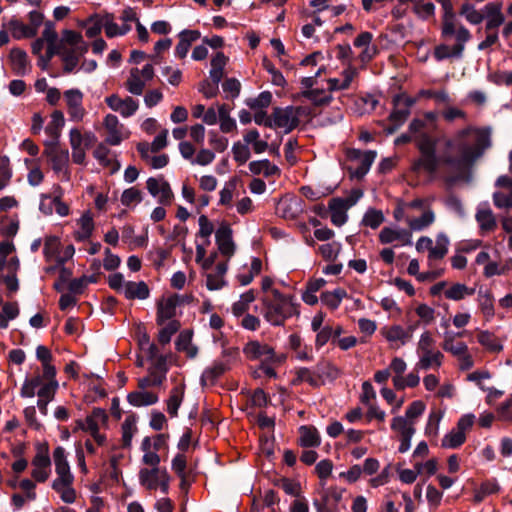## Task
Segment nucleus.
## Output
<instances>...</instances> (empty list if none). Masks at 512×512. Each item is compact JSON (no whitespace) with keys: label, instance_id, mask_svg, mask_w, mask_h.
Returning <instances> with one entry per match:
<instances>
[{"label":"nucleus","instance_id":"obj_6","mask_svg":"<svg viewBox=\"0 0 512 512\" xmlns=\"http://www.w3.org/2000/svg\"><path fill=\"white\" fill-rule=\"evenodd\" d=\"M453 36L455 37L456 43L452 47L445 44H441L435 47L434 57L438 61L451 57L460 58L465 49V44L471 39L470 31L463 25H460L456 29V32Z\"/></svg>","mask_w":512,"mask_h":512},{"label":"nucleus","instance_id":"obj_30","mask_svg":"<svg viewBox=\"0 0 512 512\" xmlns=\"http://www.w3.org/2000/svg\"><path fill=\"white\" fill-rule=\"evenodd\" d=\"M477 302L485 319H492L495 315L494 296L492 292L489 289L480 288L478 291Z\"/></svg>","mask_w":512,"mask_h":512},{"label":"nucleus","instance_id":"obj_62","mask_svg":"<svg viewBox=\"0 0 512 512\" xmlns=\"http://www.w3.org/2000/svg\"><path fill=\"white\" fill-rule=\"evenodd\" d=\"M142 200L141 191L135 187H131L123 191L121 195V203L124 206H129L132 203H139Z\"/></svg>","mask_w":512,"mask_h":512},{"label":"nucleus","instance_id":"obj_59","mask_svg":"<svg viewBox=\"0 0 512 512\" xmlns=\"http://www.w3.org/2000/svg\"><path fill=\"white\" fill-rule=\"evenodd\" d=\"M12 176L10 161L7 156L0 157V190L5 188Z\"/></svg>","mask_w":512,"mask_h":512},{"label":"nucleus","instance_id":"obj_48","mask_svg":"<svg viewBox=\"0 0 512 512\" xmlns=\"http://www.w3.org/2000/svg\"><path fill=\"white\" fill-rule=\"evenodd\" d=\"M466 441V434L453 428L448 434H446L442 441L441 446L443 448L455 449L460 447Z\"/></svg>","mask_w":512,"mask_h":512},{"label":"nucleus","instance_id":"obj_55","mask_svg":"<svg viewBox=\"0 0 512 512\" xmlns=\"http://www.w3.org/2000/svg\"><path fill=\"white\" fill-rule=\"evenodd\" d=\"M384 222V215L382 211L376 209H369L362 219L363 225L372 229L378 228Z\"/></svg>","mask_w":512,"mask_h":512},{"label":"nucleus","instance_id":"obj_32","mask_svg":"<svg viewBox=\"0 0 512 512\" xmlns=\"http://www.w3.org/2000/svg\"><path fill=\"white\" fill-rule=\"evenodd\" d=\"M377 154L375 151H365V156L358 162V166L353 168L349 166L347 169L351 178L362 179L370 170Z\"/></svg>","mask_w":512,"mask_h":512},{"label":"nucleus","instance_id":"obj_15","mask_svg":"<svg viewBox=\"0 0 512 512\" xmlns=\"http://www.w3.org/2000/svg\"><path fill=\"white\" fill-rule=\"evenodd\" d=\"M391 429L400 434L399 452H407L410 449L411 439L415 433L414 423L409 422L403 416H397L392 420Z\"/></svg>","mask_w":512,"mask_h":512},{"label":"nucleus","instance_id":"obj_29","mask_svg":"<svg viewBox=\"0 0 512 512\" xmlns=\"http://www.w3.org/2000/svg\"><path fill=\"white\" fill-rule=\"evenodd\" d=\"M9 57L12 69L17 75H25L30 70L28 56L24 50L13 48L10 51Z\"/></svg>","mask_w":512,"mask_h":512},{"label":"nucleus","instance_id":"obj_19","mask_svg":"<svg viewBox=\"0 0 512 512\" xmlns=\"http://www.w3.org/2000/svg\"><path fill=\"white\" fill-rule=\"evenodd\" d=\"M104 128L107 131L105 142L109 145H119L124 139V126L121 124L117 116L108 114L103 121Z\"/></svg>","mask_w":512,"mask_h":512},{"label":"nucleus","instance_id":"obj_42","mask_svg":"<svg viewBox=\"0 0 512 512\" xmlns=\"http://www.w3.org/2000/svg\"><path fill=\"white\" fill-rule=\"evenodd\" d=\"M300 96L308 99L315 106L327 105L332 101L331 94L323 89L304 90L300 93Z\"/></svg>","mask_w":512,"mask_h":512},{"label":"nucleus","instance_id":"obj_40","mask_svg":"<svg viewBox=\"0 0 512 512\" xmlns=\"http://www.w3.org/2000/svg\"><path fill=\"white\" fill-rule=\"evenodd\" d=\"M265 140L260 139V134L256 129H251L247 131L244 136L243 140L246 145H252L253 151L256 154L263 153L268 148V142L267 139L269 138L268 135L265 136Z\"/></svg>","mask_w":512,"mask_h":512},{"label":"nucleus","instance_id":"obj_28","mask_svg":"<svg viewBox=\"0 0 512 512\" xmlns=\"http://www.w3.org/2000/svg\"><path fill=\"white\" fill-rule=\"evenodd\" d=\"M464 332L456 334L446 332L444 334V340L442 342V348L444 351L451 353L458 357L468 351V346L464 342H455L456 337L463 336Z\"/></svg>","mask_w":512,"mask_h":512},{"label":"nucleus","instance_id":"obj_23","mask_svg":"<svg viewBox=\"0 0 512 512\" xmlns=\"http://www.w3.org/2000/svg\"><path fill=\"white\" fill-rule=\"evenodd\" d=\"M475 219L482 234L492 232L497 228L495 215L488 206L479 207L476 211Z\"/></svg>","mask_w":512,"mask_h":512},{"label":"nucleus","instance_id":"obj_47","mask_svg":"<svg viewBox=\"0 0 512 512\" xmlns=\"http://www.w3.org/2000/svg\"><path fill=\"white\" fill-rule=\"evenodd\" d=\"M136 417L128 416L122 423V446L128 448L131 446L132 438L136 432Z\"/></svg>","mask_w":512,"mask_h":512},{"label":"nucleus","instance_id":"obj_39","mask_svg":"<svg viewBox=\"0 0 512 512\" xmlns=\"http://www.w3.org/2000/svg\"><path fill=\"white\" fill-rule=\"evenodd\" d=\"M126 89L133 95H141L145 88V80L140 76V69L132 68L125 82Z\"/></svg>","mask_w":512,"mask_h":512},{"label":"nucleus","instance_id":"obj_58","mask_svg":"<svg viewBox=\"0 0 512 512\" xmlns=\"http://www.w3.org/2000/svg\"><path fill=\"white\" fill-rule=\"evenodd\" d=\"M60 241L55 236L46 237L44 242L43 254L46 261H50L54 258L59 250Z\"/></svg>","mask_w":512,"mask_h":512},{"label":"nucleus","instance_id":"obj_38","mask_svg":"<svg viewBox=\"0 0 512 512\" xmlns=\"http://www.w3.org/2000/svg\"><path fill=\"white\" fill-rule=\"evenodd\" d=\"M295 375V378L292 380L293 385H299L302 382H307L314 388L321 386V381L317 379L316 368L311 370L306 367H301L296 370Z\"/></svg>","mask_w":512,"mask_h":512},{"label":"nucleus","instance_id":"obj_14","mask_svg":"<svg viewBox=\"0 0 512 512\" xmlns=\"http://www.w3.org/2000/svg\"><path fill=\"white\" fill-rule=\"evenodd\" d=\"M443 9L441 20V36L444 39L453 37L456 29L461 25L458 23L456 14L454 13L452 0H436Z\"/></svg>","mask_w":512,"mask_h":512},{"label":"nucleus","instance_id":"obj_60","mask_svg":"<svg viewBox=\"0 0 512 512\" xmlns=\"http://www.w3.org/2000/svg\"><path fill=\"white\" fill-rule=\"evenodd\" d=\"M414 13L422 18V19H428L429 17L434 15L435 12V6L432 2H415L413 7Z\"/></svg>","mask_w":512,"mask_h":512},{"label":"nucleus","instance_id":"obj_54","mask_svg":"<svg viewBox=\"0 0 512 512\" xmlns=\"http://www.w3.org/2000/svg\"><path fill=\"white\" fill-rule=\"evenodd\" d=\"M228 369L227 363L214 362L210 367L206 368L202 374L203 381L214 382Z\"/></svg>","mask_w":512,"mask_h":512},{"label":"nucleus","instance_id":"obj_24","mask_svg":"<svg viewBox=\"0 0 512 512\" xmlns=\"http://www.w3.org/2000/svg\"><path fill=\"white\" fill-rule=\"evenodd\" d=\"M200 38L197 30H183L179 33V42L175 47V55L183 59L187 56L192 42Z\"/></svg>","mask_w":512,"mask_h":512},{"label":"nucleus","instance_id":"obj_37","mask_svg":"<svg viewBox=\"0 0 512 512\" xmlns=\"http://www.w3.org/2000/svg\"><path fill=\"white\" fill-rule=\"evenodd\" d=\"M435 221V214L431 209L426 210L420 217L418 218H407L406 223L409 227V230L412 231H422L425 228L429 227Z\"/></svg>","mask_w":512,"mask_h":512},{"label":"nucleus","instance_id":"obj_41","mask_svg":"<svg viewBox=\"0 0 512 512\" xmlns=\"http://www.w3.org/2000/svg\"><path fill=\"white\" fill-rule=\"evenodd\" d=\"M8 28L15 39L32 38L36 36V30L34 28H30L29 25L17 19H11L8 23Z\"/></svg>","mask_w":512,"mask_h":512},{"label":"nucleus","instance_id":"obj_35","mask_svg":"<svg viewBox=\"0 0 512 512\" xmlns=\"http://www.w3.org/2000/svg\"><path fill=\"white\" fill-rule=\"evenodd\" d=\"M249 170L254 175L262 174L265 177L280 175V169L268 159L252 161L249 163Z\"/></svg>","mask_w":512,"mask_h":512},{"label":"nucleus","instance_id":"obj_61","mask_svg":"<svg viewBox=\"0 0 512 512\" xmlns=\"http://www.w3.org/2000/svg\"><path fill=\"white\" fill-rule=\"evenodd\" d=\"M41 384V377L35 376L32 379H26L22 385L20 395L24 398H31L35 395V389Z\"/></svg>","mask_w":512,"mask_h":512},{"label":"nucleus","instance_id":"obj_11","mask_svg":"<svg viewBox=\"0 0 512 512\" xmlns=\"http://www.w3.org/2000/svg\"><path fill=\"white\" fill-rule=\"evenodd\" d=\"M146 187L148 192L153 197L158 198V202L160 204H171L174 194L172 192L170 184L164 179L163 176L148 178L146 181Z\"/></svg>","mask_w":512,"mask_h":512},{"label":"nucleus","instance_id":"obj_2","mask_svg":"<svg viewBox=\"0 0 512 512\" xmlns=\"http://www.w3.org/2000/svg\"><path fill=\"white\" fill-rule=\"evenodd\" d=\"M272 298L263 299L264 319L273 326H283L293 315H298L297 305L291 296L282 294L278 289H272Z\"/></svg>","mask_w":512,"mask_h":512},{"label":"nucleus","instance_id":"obj_21","mask_svg":"<svg viewBox=\"0 0 512 512\" xmlns=\"http://www.w3.org/2000/svg\"><path fill=\"white\" fill-rule=\"evenodd\" d=\"M331 213V222L335 226H342L347 221V210L350 208L343 198H332L328 204Z\"/></svg>","mask_w":512,"mask_h":512},{"label":"nucleus","instance_id":"obj_3","mask_svg":"<svg viewBox=\"0 0 512 512\" xmlns=\"http://www.w3.org/2000/svg\"><path fill=\"white\" fill-rule=\"evenodd\" d=\"M435 340L430 331H424L419 338L417 351L420 354L417 367L428 370L432 367L439 368L442 365L444 355L441 351L434 349Z\"/></svg>","mask_w":512,"mask_h":512},{"label":"nucleus","instance_id":"obj_46","mask_svg":"<svg viewBox=\"0 0 512 512\" xmlns=\"http://www.w3.org/2000/svg\"><path fill=\"white\" fill-rule=\"evenodd\" d=\"M64 123H65V120H64L63 113L59 110H55L51 114V120L45 128V132L49 136L57 139L60 135V130L64 126Z\"/></svg>","mask_w":512,"mask_h":512},{"label":"nucleus","instance_id":"obj_22","mask_svg":"<svg viewBox=\"0 0 512 512\" xmlns=\"http://www.w3.org/2000/svg\"><path fill=\"white\" fill-rule=\"evenodd\" d=\"M78 229L74 231V239L78 242H83L92 236L94 231V220L90 211H86L82 214L80 219L77 221Z\"/></svg>","mask_w":512,"mask_h":512},{"label":"nucleus","instance_id":"obj_9","mask_svg":"<svg viewBox=\"0 0 512 512\" xmlns=\"http://www.w3.org/2000/svg\"><path fill=\"white\" fill-rule=\"evenodd\" d=\"M415 328L416 325L404 328L401 325L395 324L382 327L380 334L391 344V347L400 348L411 341Z\"/></svg>","mask_w":512,"mask_h":512},{"label":"nucleus","instance_id":"obj_18","mask_svg":"<svg viewBox=\"0 0 512 512\" xmlns=\"http://www.w3.org/2000/svg\"><path fill=\"white\" fill-rule=\"evenodd\" d=\"M88 51V44H81L78 47H60V56L64 63V72L71 73L79 63V59Z\"/></svg>","mask_w":512,"mask_h":512},{"label":"nucleus","instance_id":"obj_63","mask_svg":"<svg viewBox=\"0 0 512 512\" xmlns=\"http://www.w3.org/2000/svg\"><path fill=\"white\" fill-rule=\"evenodd\" d=\"M233 156L236 162L244 164L250 158L248 145L240 142L234 143L232 147Z\"/></svg>","mask_w":512,"mask_h":512},{"label":"nucleus","instance_id":"obj_49","mask_svg":"<svg viewBox=\"0 0 512 512\" xmlns=\"http://www.w3.org/2000/svg\"><path fill=\"white\" fill-rule=\"evenodd\" d=\"M459 14L472 25H478L484 20V15L470 3H463Z\"/></svg>","mask_w":512,"mask_h":512},{"label":"nucleus","instance_id":"obj_20","mask_svg":"<svg viewBox=\"0 0 512 512\" xmlns=\"http://www.w3.org/2000/svg\"><path fill=\"white\" fill-rule=\"evenodd\" d=\"M179 304V296L172 295L168 298H163L157 306L156 321L158 325H163L166 321L172 320L176 315V307Z\"/></svg>","mask_w":512,"mask_h":512},{"label":"nucleus","instance_id":"obj_52","mask_svg":"<svg viewBox=\"0 0 512 512\" xmlns=\"http://www.w3.org/2000/svg\"><path fill=\"white\" fill-rule=\"evenodd\" d=\"M477 338L478 342L490 351L499 352L503 349L498 339L489 331H481Z\"/></svg>","mask_w":512,"mask_h":512},{"label":"nucleus","instance_id":"obj_4","mask_svg":"<svg viewBox=\"0 0 512 512\" xmlns=\"http://www.w3.org/2000/svg\"><path fill=\"white\" fill-rule=\"evenodd\" d=\"M170 480L171 478L165 468H142L139 471V482L149 491L160 489L163 494H168Z\"/></svg>","mask_w":512,"mask_h":512},{"label":"nucleus","instance_id":"obj_36","mask_svg":"<svg viewBox=\"0 0 512 512\" xmlns=\"http://www.w3.org/2000/svg\"><path fill=\"white\" fill-rule=\"evenodd\" d=\"M184 391V385L175 386L170 391L169 398L167 399V412L172 418L178 415V409L184 398Z\"/></svg>","mask_w":512,"mask_h":512},{"label":"nucleus","instance_id":"obj_53","mask_svg":"<svg viewBox=\"0 0 512 512\" xmlns=\"http://www.w3.org/2000/svg\"><path fill=\"white\" fill-rule=\"evenodd\" d=\"M73 482H61L52 488L60 494L63 502L71 504L76 500V491L72 487Z\"/></svg>","mask_w":512,"mask_h":512},{"label":"nucleus","instance_id":"obj_12","mask_svg":"<svg viewBox=\"0 0 512 512\" xmlns=\"http://www.w3.org/2000/svg\"><path fill=\"white\" fill-rule=\"evenodd\" d=\"M44 154L49 158L52 169L56 173H62L63 179L68 181L70 179V173L67 170L69 161L68 150L61 149L57 145H49L45 149Z\"/></svg>","mask_w":512,"mask_h":512},{"label":"nucleus","instance_id":"obj_27","mask_svg":"<svg viewBox=\"0 0 512 512\" xmlns=\"http://www.w3.org/2000/svg\"><path fill=\"white\" fill-rule=\"evenodd\" d=\"M317 379L321 381V386L326 381H334L342 375L341 369L329 361H321L316 364Z\"/></svg>","mask_w":512,"mask_h":512},{"label":"nucleus","instance_id":"obj_13","mask_svg":"<svg viewBox=\"0 0 512 512\" xmlns=\"http://www.w3.org/2000/svg\"><path fill=\"white\" fill-rule=\"evenodd\" d=\"M53 460L57 478L52 482V486H56L61 482H73L74 476L70 471V466L67 460V453L62 446H58L54 449Z\"/></svg>","mask_w":512,"mask_h":512},{"label":"nucleus","instance_id":"obj_26","mask_svg":"<svg viewBox=\"0 0 512 512\" xmlns=\"http://www.w3.org/2000/svg\"><path fill=\"white\" fill-rule=\"evenodd\" d=\"M373 39L372 33L365 31L360 33L356 39L354 40V46L357 48H364L362 53L360 54V59L362 62L370 61L376 54L377 49L374 46H370L371 41Z\"/></svg>","mask_w":512,"mask_h":512},{"label":"nucleus","instance_id":"obj_5","mask_svg":"<svg viewBox=\"0 0 512 512\" xmlns=\"http://www.w3.org/2000/svg\"><path fill=\"white\" fill-rule=\"evenodd\" d=\"M244 356L250 360L261 362L281 363L284 360L282 355H277L274 348L258 340H250L243 346Z\"/></svg>","mask_w":512,"mask_h":512},{"label":"nucleus","instance_id":"obj_44","mask_svg":"<svg viewBox=\"0 0 512 512\" xmlns=\"http://www.w3.org/2000/svg\"><path fill=\"white\" fill-rule=\"evenodd\" d=\"M255 300L253 290H248L240 296V299L232 305V313L236 317L245 315L250 304Z\"/></svg>","mask_w":512,"mask_h":512},{"label":"nucleus","instance_id":"obj_7","mask_svg":"<svg viewBox=\"0 0 512 512\" xmlns=\"http://www.w3.org/2000/svg\"><path fill=\"white\" fill-rule=\"evenodd\" d=\"M300 109L293 106L275 107L272 112V128L284 129L285 133L291 132L299 125Z\"/></svg>","mask_w":512,"mask_h":512},{"label":"nucleus","instance_id":"obj_1","mask_svg":"<svg viewBox=\"0 0 512 512\" xmlns=\"http://www.w3.org/2000/svg\"><path fill=\"white\" fill-rule=\"evenodd\" d=\"M424 127L425 122L420 119H414L409 124L411 133H419L414 140L421 154L414 162L413 169L435 174L440 166H444L448 171L445 180L449 184L463 179L492 145L491 128L468 126L457 131L452 138H443V148L437 154V140L422 132Z\"/></svg>","mask_w":512,"mask_h":512},{"label":"nucleus","instance_id":"obj_33","mask_svg":"<svg viewBox=\"0 0 512 512\" xmlns=\"http://www.w3.org/2000/svg\"><path fill=\"white\" fill-rule=\"evenodd\" d=\"M124 296L127 299L144 300L149 297V288L144 281L133 282L128 281L124 284Z\"/></svg>","mask_w":512,"mask_h":512},{"label":"nucleus","instance_id":"obj_34","mask_svg":"<svg viewBox=\"0 0 512 512\" xmlns=\"http://www.w3.org/2000/svg\"><path fill=\"white\" fill-rule=\"evenodd\" d=\"M299 445L302 447H318L321 444V438L318 430L313 426H301L299 428Z\"/></svg>","mask_w":512,"mask_h":512},{"label":"nucleus","instance_id":"obj_56","mask_svg":"<svg viewBox=\"0 0 512 512\" xmlns=\"http://www.w3.org/2000/svg\"><path fill=\"white\" fill-rule=\"evenodd\" d=\"M180 323L177 320H171L163 327L158 334V341L166 345L171 341L172 336L179 330Z\"/></svg>","mask_w":512,"mask_h":512},{"label":"nucleus","instance_id":"obj_31","mask_svg":"<svg viewBox=\"0 0 512 512\" xmlns=\"http://www.w3.org/2000/svg\"><path fill=\"white\" fill-rule=\"evenodd\" d=\"M192 331L184 330L180 332L176 340V349L184 352L188 358H195L198 354V347L192 343Z\"/></svg>","mask_w":512,"mask_h":512},{"label":"nucleus","instance_id":"obj_64","mask_svg":"<svg viewBox=\"0 0 512 512\" xmlns=\"http://www.w3.org/2000/svg\"><path fill=\"white\" fill-rule=\"evenodd\" d=\"M493 203L499 209H510L512 207V191L509 194L500 191L494 192Z\"/></svg>","mask_w":512,"mask_h":512},{"label":"nucleus","instance_id":"obj_45","mask_svg":"<svg viewBox=\"0 0 512 512\" xmlns=\"http://www.w3.org/2000/svg\"><path fill=\"white\" fill-rule=\"evenodd\" d=\"M475 293L474 288H469L465 284L456 283L448 288L444 295L447 299L459 301L464 299L466 296L473 295Z\"/></svg>","mask_w":512,"mask_h":512},{"label":"nucleus","instance_id":"obj_25","mask_svg":"<svg viewBox=\"0 0 512 512\" xmlns=\"http://www.w3.org/2000/svg\"><path fill=\"white\" fill-rule=\"evenodd\" d=\"M158 400L159 397L156 393L146 390L133 391L127 395V401L133 407L151 406L156 404Z\"/></svg>","mask_w":512,"mask_h":512},{"label":"nucleus","instance_id":"obj_8","mask_svg":"<svg viewBox=\"0 0 512 512\" xmlns=\"http://www.w3.org/2000/svg\"><path fill=\"white\" fill-rule=\"evenodd\" d=\"M414 103V99L403 95H396L393 98L394 109L389 115L391 126L387 128L388 133H394L404 124L410 115V108Z\"/></svg>","mask_w":512,"mask_h":512},{"label":"nucleus","instance_id":"obj_10","mask_svg":"<svg viewBox=\"0 0 512 512\" xmlns=\"http://www.w3.org/2000/svg\"><path fill=\"white\" fill-rule=\"evenodd\" d=\"M32 467L31 476L36 482L43 483L48 480L51 474V459L47 447H38L32 459Z\"/></svg>","mask_w":512,"mask_h":512},{"label":"nucleus","instance_id":"obj_50","mask_svg":"<svg viewBox=\"0 0 512 512\" xmlns=\"http://www.w3.org/2000/svg\"><path fill=\"white\" fill-rule=\"evenodd\" d=\"M346 296V292L343 289H336L332 292H324L321 294V301L324 305L330 309H337L343 299Z\"/></svg>","mask_w":512,"mask_h":512},{"label":"nucleus","instance_id":"obj_16","mask_svg":"<svg viewBox=\"0 0 512 512\" xmlns=\"http://www.w3.org/2000/svg\"><path fill=\"white\" fill-rule=\"evenodd\" d=\"M215 241L219 252L230 259L235 253V243L232 238V229L228 223H222L215 232Z\"/></svg>","mask_w":512,"mask_h":512},{"label":"nucleus","instance_id":"obj_51","mask_svg":"<svg viewBox=\"0 0 512 512\" xmlns=\"http://www.w3.org/2000/svg\"><path fill=\"white\" fill-rule=\"evenodd\" d=\"M272 101V94L269 91L261 92L255 98L246 99V105L252 110H263L267 108Z\"/></svg>","mask_w":512,"mask_h":512},{"label":"nucleus","instance_id":"obj_43","mask_svg":"<svg viewBox=\"0 0 512 512\" xmlns=\"http://www.w3.org/2000/svg\"><path fill=\"white\" fill-rule=\"evenodd\" d=\"M449 239L444 233H439L436 237V245L430 249L429 259L441 260L448 252Z\"/></svg>","mask_w":512,"mask_h":512},{"label":"nucleus","instance_id":"obj_57","mask_svg":"<svg viewBox=\"0 0 512 512\" xmlns=\"http://www.w3.org/2000/svg\"><path fill=\"white\" fill-rule=\"evenodd\" d=\"M415 313L424 325H430L435 321V309L427 304H419L415 308Z\"/></svg>","mask_w":512,"mask_h":512},{"label":"nucleus","instance_id":"obj_17","mask_svg":"<svg viewBox=\"0 0 512 512\" xmlns=\"http://www.w3.org/2000/svg\"><path fill=\"white\" fill-rule=\"evenodd\" d=\"M378 237L381 244L398 241L401 246L412 245V233L409 229L383 227Z\"/></svg>","mask_w":512,"mask_h":512}]
</instances>
